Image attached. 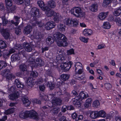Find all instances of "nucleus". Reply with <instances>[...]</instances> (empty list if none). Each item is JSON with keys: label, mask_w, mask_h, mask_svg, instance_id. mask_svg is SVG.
<instances>
[{"label": "nucleus", "mask_w": 121, "mask_h": 121, "mask_svg": "<svg viewBox=\"0 0 121 121\" xmlns=\"http://www.w3.org/2000/svg\"><path fill=\"white\" fill-rule=\"evenodd\" d=\"M62 35L60 32H58L53 35L54 39L57 45L59 47H61L63 45V43H61V41H60V40H61Z\"/></svg>", "instance_id": "nucleus-4"}, {"label": "nucleus", "mask_w": 121, "mask_h": 121, "mask_svg": "<svg viewBox=\"0 0 121 121\" xmlns=\"http://www.w3.org/2000/svg\"><path fill=\"white\" fill-rule=\"evenodd\" d=\"M48 5L51 8H54L56 6L55 2L54 1H51L48 2Z\"/></svg>", "instance_id": "nucleus-42"}, {"label": "nucleus", "mask_w": 121, "mask_h": 121, "mask_svg": "<svg viewBox=\"0 0 121 121\" xmlns=\"http://www.w3.org/2000/svg\"><path fill=\"white\" fill-rule=\"evenodd\" d=\"M115 21L117 24L118 26H121V20L120 19L119 17L116 18L115 19Z\"/></svg>", "instance_id": "nucleus-61"}, {"label": "nucleus", "mask_w": 121, "mask_h": 121, "mask_svg": "<svg viewBox=\"0 0 121 121\" xmlns=\"http://www.w3.org/2000/svg\"><path fill=\"white\" fill-rule=\"evenodd\" d=\"M79 22L76 19H71V24L70 26L77 27L78 24Z\"/></svg>", "instance_id": "nucleus-27"}, {"label": "nucleus", "mask_w": 121, "mask_h": 121, "mask_svg": "<svg viewBox=\"0 0 121 121\" xmlns=\"http://www.w3.org/2000/svg\"><path fill=\"white\" fill-rule=\"evenodd\" d=\"M39 98L41 99L42 100L46 101L48 100V96L45 95L44 94H39Z\"/></svg>", "instance_id": "nucleus-34"}, {"label": "nucleus", "mask_w": 121, "mask_h": 121, "mask_svg": "<svg viewBox=\"0 0 121 121\" xmlns=\"http://www.w3.org/2000/svg\"><path fill=\"white\" fill-rule=\"evenodd\" d=\"M79 95L80 98L82 99H86L87 97L83 91H81L80 92Z\"/></svg>", "instance_id": "nucleus-55"}, {"label": "nucleus", "mask_w": 121, "mask_h": 121, "mask_svg": "<svg viewBox=\"0 0 121 121\" xmlns=\"http://www.w3.org/2000/svg\"><path fill=\"white\" fill-rule=\"evenodd\" d=\"M19 68L21 71L24 72L26 70L27 66L25 64H22L19 65Z\"/></svg>", "instance_id": "nucleus-39"}, {"label": "nucleus", "mask_w": 121, "mask_h": 121, "mask_svg": "<svg viewBox=\"0 0 121 121\" xmlns=\"http://www.w3.org/2000/svg\"><path fill=\"white\" fill-rule=\"evenodd\" d=\"M0 32L5 39H10L9 30L8 29H2Z\"/></svg>", "instance_id": "nucleus-7"}, {"label": "nucleus", "mask_w": 121, "mask_h": 121, "mask_svg": "<svg viewBox=\"0 0 121 121\" xmlns=\"http://www.w3.org/2000/svg\"><path fill=\"white\" fill-rule=\"evenodd\" d=\"M32 27L30 25H28L25 26L24 29V33L26 35L30 34L32 30Z\"/></svg>", "instance_id": "nucleus-11"}, {"label": "nucleus", "mask_w": 121, "mask_h": 121, "mask_svg": "<svg viewBox=\"0 0 121 121\" xmlns=\"http://www.w3.org/2000/svg\"><path fill=\"white\" fill-rule=\"evenodd\" d=\"M111 25L109 23L107 22H105L103 25V28L106 29H108L111 27Z\"/></svg>", "instance_id": "nucleus-41"}, {"label": "nucleus", "mask_w": 121, "mask_h": 121, "mask_svg": "<svg viewBox=\"0 0 121 121\" xmlns=\"http://www.w3.org/2000/svg\"><path fill=\"white\" fill-rule=\"evenodd\" d=\"M23 48L26 51L28 52H31L32 48L30 45L27 42L24 43H23Z\"/></svg>", "instance_id": "nucleus-10"}, {"label": "nucleus", "mask_w": 121, "mask_h": 121, "mask_svg": "<svg viewBox=\"0 0 121 121\" xmlns=\"http://www.w3.org/2000/svg\"><path fill=\"white\" fill-rule=\"evenodd\" d=\"M73 103L74 105L77 106V105H78V107H79L81 106V103L80 101L78 100L77 99L75 100H73Z\"/></svg>", "instance_id": "nucleus-52"}, {"label": "nucleus", "mask_w": 121, "mask_h": 121, "mask_svg": "<svg viewBox=\"0 0 121 121\" xmlns=\"http://www.w3.org/2000/svg\"><path fill=\"white\" fill-rule=\"evenodd\" d=\"M70 11L72 14L77 17H81L85 15V13L80 7H75L71 10Z\"/></svg>", "instance_id": "nucleus-1"}, {"label": "nucleus", "mask_w": 121, "mask_h": 121, "mask_svg": "<svg viewBox=\"0 0 121 121\" xmlns=\"http://www.w3.org/2000/svg\"><path fill=\"white\" fill-rule=\"evenodd\" d=\"M14 83L16 84L18 88H23L24 87V85L18 79H16L15 80Z\"/></svg>", "instance_id": "nucleus-21"}, {"label": "nucleus", "mask_w": 121, "mask_h": 121, "mask_svg": "<svg viewBox=\"0 0 121 121\" xmlns=\"http://www.w3.org/2000/svg\"><path fill=\"white\" fill-rule=\"evenodd\" d=\"M64 59L60 65V67L64 72H66L69 71L73 65V62L69 61V62L66 61Z\"/></svg>", "instance_id": "nucleus-3"}, {"label": "nucleus", "mask_w": 121, "mask_h": 121, "mask_svg": "<svg viewBox=\"0 0 121 121\" xmlns=\"http://www.w3.org/2000/svg\"><path fill=\"white\" fill-rule=\"evenodd\" d=\"M39 13V9L36 7H33L31 10V14L32 17L38 16Z\"/></svg>", "instance_id": "nucleus-9"}, {"label": "nucleus", "mask_w": 121, "mask_h": 121, "mask_svg": "<svg viewBox=\"0 0 121 121\" xmlns=\"http://www.w3.org/2000/svg\"><path fill=\"white\" fill-rule=\"evenodd\" d=\"M69 76L66 74H63L61 75V79L65 81L68 79Z\"/></svg>", "instance_id": "nucleus-40"}, {"label": "nucleus", "mask_w": 121, "mask_h": 121, "mask_svg": "<svg viewBox=\"0 0 121 121\" xmlns=\"http://www.w3.org/2000/svg\"><path fill=\"white\" fill-rule=\"evenodd\" d=\"M18 54H19L20 55H23L24 57H25L26 56V52L22 48V49L20 51H18Z\"/></svg>", "instance_id": "nucleus-54"}, {"label": "nucleus", "mask_w": 121, "mask_h": 121, "mask_svg": "<svg viewBox=\"0 0 121 121\" xmlns=\"http://www.w3.org/2000/svg\"><path fill=\"white\" fill-rule=\"evenodd\" d=\"M7 46V44L4 41L2 40H0V48L4 49L6 48Z\"/></svg>", "instance_id": "nucleus-37"}, {"label": "nucleus", "mask_w": 121, "mask_h": 121, "mask_svg": "<svg viewBox=\"0 0 121 121\" xmlns=\"http://www.w3.org/2000/svg\"><path fill=\"white\" fill-rule=\"evenodd\" d=\"M82 66V65L81 63L78 62H77L74 65L75 68V71H76L78 69H82L83 68Z\"/></svg>", "instance_id": "nucleus-30"}, {"label": "nucleus", "mask_w": 121, "mask_h": 121, "mask_svg": "<svg viewBox=\"0 0 121 121\" xmlns=\"http://www.w3.org/2000/svg\"><path fill=\"white\" fill-rule=\"evenodd\" d=\"M39 88L40 91H44L45 90V87L44 85H41L39 86Z\"/></svg>", "instance_id": "nucleus-64"}, {"label": "nucleus", "mask_w": 121, "mask_h": 121, "mask_svg": "<svg viewBox=\"0 0 121 121\" xmlns=\"http://www.w3.org/2000/svg\"><path fill=\"white\" fill-rule=\"evenodd\" d=\"M78 71H75V74L74 76L76 79L80 81L86 79L85 74L83 73L84 72L83 68L77 70Z\"/></svg>", "instance_id": "nucleus-2"}, {"label": "nucleus", "mask_w": 121, "mask_h": 121, "mask_svg": "<svg viewBox=\"0 0 121 121\" xmlns=\"http://www.w3.org/2000/svg\"><path fill=\"white\" fill-rule=\"evenodd\" d=\"M84 35L86 36L91 35L93 33L92 31L90 29H85L83 32Z\"/></svg>", "instance_id": "nucleus-17"}, {"label": "nucleus", "mask_w": 121, "mask_h": 121, "mask_svg": "<svg viewBox=\"0 0 121 121\" xmlns=\"http://www.w3.org/2000/svg\"><path fill=\"white\" fill-rule=\"evenodd\" d=\"M22 101L25 105L27 107L29 106L31 103L30 101L29 100L28 98H23L22 99Z\"/></svg>", "instance_id": "nucleus-25"}, {"label": "nucleus", "mask_w": 121, "mask_h": 121, "mask_svg": "<svg viewBox=\"0 0 121 121\" xmlns=\"http://www.w3.org/2000/svg\"><path fill=\"white\" fill-rule=\"evenodd\" d=\"M46 41H49V43L50 44L52 43L54 41L53 38L49 36L46 39Z\"/></svg>", "instance_id": "nucleus-58"}, {"label": "nucleus", "mask_w": 121, "mask_h": 121, "mask_svg": "<svg viewBox=\"0 0 121 121\" xmlns=\"http://www.w3.org/2000/svg\"><path fill=\"white\" fill-rule=\"evenodd\" d=\"M58 14L56 13V15L53 16L54 17L53 19L54 22H56L58 23L59 21L60 17Z\"/></svg>", "instance_id": "nucleus-51"}, {"label": "nucleus", "mask_w": 121, "mask_h": 121, "mask_svg": "<svg viewBox=\"0 0 121 121\" xmlns=\"http://www.w3.org/2000/svg\"><path fill=\"white\" fill-rule=\"evenodd\" d=\"M38 75V74L36 71H32L30 73V76L34 78L37 77Z\"/></svg>", "instance_id": "nucleus-56"}, {"label": "nucleus", "mask_w": 121, "mask_h": 121, "mask_svg": "<svg viewBox=\"0 0 121 121\" xmlns=\"http://www.w3.org/2000/svg\"><path fill=\"white\" fill-rule=\"evenodd\" d=\"M99 117L104 118L106 116V113L104 111L102 110L99 111H98Z\"/></svg>", "instance_id": "nucleus-35"}, {"label": "nucleus", "mask_w": 121, "mask_h": 121, "mask_svg": "<svg viewBox=\"0 0 121 121\" xmlns=\"http://www.w3.org/2000/svg\"><path fill=\"white\" fill-rule=\"evenodd\" d=\"M67 55H69L72 54H75L74 50L73 49L71 48L69 50L67 51Z\"/></svg>", "instance_id": "nucleus-48"}, {"label": "nucleus", "mask_w": 121, "mask_h": 121, "mask_svg": "<svg viewBox=\"0 0 121 121\" xmlns=\"http://www.w3.org/2000/svg\"><path fill=\"white\" fill-rule=\"evenodd\" d=\"M3 57L5 59H8L10 55L9 53V51L6 49H4L3 51Z\"/></svg>", "instance_id": "nucleus-24"}, {"label": "nucleus", "mask_w": 121, "mask_h": 121, "mask_svg": "<svg viewBox=\"0 0 121 121\" xmlns=\"http://www.w3.org/2000/svg\"><path fill=\"white\" fill-rule=\"evenodd\" d=\"M59 121H71L69 119H66V117L65 116H62L59 119Z\"/></svg>", "instance_id": "nucleus-63"}, {"label": "nucleus", "mask_w": 121, "mask_h": 121, "mask_svg": "<svg viewBox=\"0 0 121 121\" xmlns=\"http://www.w3.org/2000/svg\"><path fill=\"white\" fill-rule=\"evenodd\" d=\"M66 28V26L64 24H60L58 26V30L61 32L65 31Z\"/></svg>", "instance_id": "nucleus-29"}, {"label": "nucleus", "mask_w": 121, "mask_h": 121, "mask_svg": "<svg viewBox=\"0 0 121 121\" xmlns=\"http://www.w3.org/2000/svg\"><path fill=\"white\" fill-rule=\"evenodd\" d=\"M98 111H93L91 112L90 117L92 119H95L98 117Z\"/></svg>", "instance_id": "nucleus-22"}, {"label": "nucleus", "mask_w": 121, "mask_h": 121, "mask_svg": "<svg viewBox=\"0 0 121 121\" xmlns=\"http://www.w3.org/2000/svg\"><path fill=\"white\" fill-rule=\"evenodd\" d=\"M14 111V108H12L5 110L4 113L6 115H8L13 113Z\"/></svg>", "instance_id": "nucleus-33"}, {"label": "nucleus", "mask_w": 121, "mask_h": 121, "mask_svg": "<svg viewBox=\"0 0 121 121\" xmlns=\"http://www.w3.org/2000/svg\"><path fill=\"white\" fill-rule=\"evenodd\" d=\"M37 3L41 9L44 6L45 4L43 1L42 0H39L38 1Z\"/></svg>", "instance_id": "nucleus-53"}, {"label": "nucleus", "mask_w": 121, "mask_h": 121, "mask_svg": "<svg viewBox=\"0 0 121 121\" xmlns=\"http://www.w3.org/2000/svg\"><path fill=\"white\" fill-rule=\"evenodd\" d=\"M28 117L30 118L33 119L36 121H38L39 119V115L34 110L28 111Z\"/></svg>", "instance_id": "nucleus-6"}, {"label": "nucleus", "mask_w": 121, "mask_h": 121, "mask_svg": "<svg viewBox=\"0 0 121 121\" xmlns=\"http://www.w3.org/2000/svg\"><path fill=\"white\" fill-rule=\"evenodd\" d=\"M31 78H28V80L27 81V84L28 86L31 87H32V86L34 84V82H33L32 80H31Z\"/></svg>", "instance_id": "nucleus-46"}, {"label": "nucleus", "mask_w": 121, "mask_h": 121, "mask_svg": "<svg viewBox=\"0 0 121 121\" xmlns=\"http://www.w3.org/2000/svg\"><path fill=\"white\" fill-rule=\"evenodd\" d=\"M47 86L49 87L50 90H52L54 88L55 85L54 84L52 83V82H48Z\"/></svg>", "instance_id": "nucleus-47"}, {"label": "nucleus", "mask_w": 121, "mask_h": 121, "mask_svg": "<svg viewBox=\"0 0 121 121\" xmlns=\"http://www.w3.org/2000/svg\"><path fill=\"white\" fill-rule=\"evenodd\" d=\"M27 113H28V111H26L24 112H21L19 115L20 117L21 118L24 119L28 117V114Z\"/></svg>", "instance_id": "nucleus-23"}, {"label": "nucleus", "mask_w": 121, "mask_h": 121, "mask_svg": "<svg viewBox=\"0 0 121 121\" xmlns=\"http://www.w3.org/2000/svg\"><path fill=\"white\" fill-rule=\"evenodd\" d=\"M90 9L92 12H96L98 10V5L97 4H93L90 7Z\"/></svg>", "instance_id": "nucleus-28"}, {"label": "nucleus", "mask_w": 121, "mask_h": 121, "mask_svg": "<svg viewBox=\"0 0 121 121\" xmlns=\"http://www.w3.org/2000/svg\"><path fill=\"white\" fill-rule=\"evenodd\" d=\"M52 103L54 105L59 106L62 104V100L60 98H56L52 101Z\"/></svg>", "instance_id": "nucleus-12"}, {"label": "nucleus", "mask_w": 121, "mask_h": 121, "mask_svg": "<svg viewBox=\"0 0 121 121\" xmlns=\"http://www.w3.org/2000/svg\"><path fill=\"white\" fill-rule=\"evenodd\" d=\"M33 35L34 38L37 39H40L42 37L40 33L38 31L34 32Z\"/></svg>", "instance_id": "nucleus-26"}, {"label": "nucleus", "mask_w": 121, "mask_h": 121, "mask_svg": "<svg viewBox=\"0 0 121 121\" xmlns=\"http://www.w3.org/2000/svg\"><path fill=\"white\" fill-rule=\"evenodd\" d=\"M0 64L1 65L2 68H5L7 65V63L5 61L3 60H1L0 61Z\"/></svg>", "instance_id": "nucleus-57"}, {"label": "nucleus", "mask_w": 121, "mask_h": 121, "mask_svg": "<svg viewBox=\"0 0 121 121\" xmlns=\"http://www.w3.org/2000/svg\"><path fill=\"white\" fill-rule=\"evenodd\" d=\"M4 75L5 76L6 80L9 81L11 80L12 78H14L15 77L9 69H5L3 71Z\"/></svg>", "instance_id": "nucleus-5"}, {"label": "nucleus", "mask_w": 121, "mask_h": 121, "mask_svg": "<svg viewBox=\"0 0 121 121\" xmlns=\"http://www.w3.org/2000/svg\"><path fill=\"white\" fill-rule=\"evenodd\" d=\"M15 48L16 49L18 50V51H20L23 48L21 45L17 44L15 46Z\"/></svg>", "instance_id": "nucleus-59"}, {"label": "nucleus", "mask_w": 121, "mask_h": 121, "mask_svg": "<svg viewBox=\"0 0 121 121\" xmlns=\"http://www.w3.org/2000/svg\"><path fill=\"white\" fill-rule=\"evenodd\" d=\"M56 24L53 22L51 21L48 22L44 25L45 27L46 30H50L54 28Z\"/></svg>", "instance_id": "nucleus-8"}, {"label": "nucleus", "mask_w": 121, "mask_h": 121, "mask_svg": "<svg viewBox=\"0 0 121 121\" xmlns=\"http://www.w3.org/2000/svg\"><path fill=\"white\" fill-rule=\"evenodd\" d=\"M62 35L61 40H60V41H61V43L63 44L61 46H67L68 44L66 42L67 39L64 35L63 34Z\"/></svg>", "instance_id": "nucleus-18"}, {"label": "nucleus", "mask_w": 121, "mask_h": 121, "mask_svg": "<svg viewBox=\"0 0 121 121\" xmlns=\"http://www.w3.org/2000/svg\"><path fill=\"white\" fill-rule=\"evenodd\" d=\"M16 87L15 86H12L9 89V92L10 93H16L17 91Z\"/></svg>", "instance_id": "nucleus-50"}, {"label": "nucleus", "mask_w": 121, "mask_h": 121, "mask_svg": "<svg viewBox=\"0 0 121 121\" xmlns=\"http://www.w3.org/2000/svg\"><path fill=\"white\" fill-rule=\"evenodd\" d=\"M10 6L9 7H7L6 10L7 13H15L16 8V6L15 5H13L12 6Z\"/></svg>", "instance_id": "nucleus-20"}, {"label": "nucleus", "mask_w": 121, "mask_h": 121, "mask_svg": "<svg viewBox=\"0 0 121 121\" xmlns=\"http://www.w3.org/2000/svg\"><path fill=\"white\" fill-rule=\"evenodd\" d=\"M114 15L116 16H118L121 14V7L118 8L115 10L114 12Z\"/></svg>", "instance_id": "nucleus-38"}, {"label": "nucleus", "mask_w": 121, "mask_h": 121, "mask_svg": "<svg viewBox=\"0 0 121 121\" xmlns=\"http://www.w3.org/2000/svg\"><path fill=\"white\" fill-rule=\"evenodd\" d=\"M99 61L97 60H96L94 61L93 63H91L90 64V66L92 67H94L95 65L97 64L98 63Z\"/></svg>", "instance_id": "nucleus-62"}, {"label": "nucleus", "mask_w": 121, "mask_h": 121, "mask_svg": "<svg viewBox=\"0 0 121 121\" xmlns=\"http://www.w3.org/2000/svg\"><path fill=\"white\" fill-rule=\"evenodd\" d=\"M35 63L38 66L40 67L43 66L44 64V61L40 57L36 58Z\"/></svg>", "instance_id": "nucleus-15"}, {"label": "nucleus", "mask_w": 121, "mask_h": 121, "mask_svg": "<svg viewBox=\"0 0 121 121\" xmlns=\"http://www.w3.org/2000/svg\"><path fill=\"white\" fill-rule=\"evenodd\" d=\"M64 23L69 26H70L71 24V19L69 18H65L63 21Z\"/></svg>", "instance_id": "nucleus-36"}, {"label": "nucleus", "mask_w": 121, "mask_h": 121, "mask_svg": "<svg viewBox=\"0 0 121 121\" xmlns=\"http://www.w3.org/2000/svg\"><path fill=\"white\" fill-rule=\"evenodd\" d=\"M20 59V57L18 54H14L11 56V60L12 62H14L16 61H18Z\"/></svg>", "instance_id": "nucleus-14"}, {"label": "nucleus", "mask_w": 121, "mask_h": 121, "mask_svg": "<svg viewBox=\"0 0 121 121\" xmlns=\"http://www.w3.org/2000/svg\"><path fill=\"white\" fill-rule=\"evenodd\" d=\"M5 2L6 6H11L12 5V0H5Z\"/></svg>", "instance_id": "nucleus-49"}, {"label": "nucleus", "mask_w": 121, "mask_h": 121, "mask_svg": "<svg viewBox=\"0 0 121 121\" xmlns=\"http://www.w3.org/2000/svg\"><path fill=\"white\" fill-rule=\"evenodd\" d=\"M19 92L18 91H17L16 93H14L13 94H10L8 96V97L12 100H16L18 98Z\"/></svg>", "instance_id": "nucleus-13"}, {"label": "nucleus", "mask_w": 121, "mask_h": 121, "mask_svg": "<svg viewBox=\"0 0 121 121\" xmlns=\"http://www.w3.org/2000/svg\"><path fill=\"white\" fill-rule=\"evenodd\" d=\"M1 18L2 21V25L3 26H5L8 23V20L5 16L2 17Z\"/></svg>", "instance_id": "nucleus-43"}, {"label": "nucleus", "mask_w": 121, "mask_h": 121, "mask_svg": "<svg viewBox=\"0 0 121 121\" xmlns=\"http://www.w3.org/2000/svg\"><path fill=\"white\" fill-rule=\"evenodd\" d=\"M84 43H86L88 41V38H86L83 37H81L79 38Z\"/></svg>", "instance_id": "nucleus-60"}, {"label": "nucleus", "mask_w": 121, "mask_h": 121, "mask_svg": "<svg viewBox=\"0 0 121 121\" xmlns=\"http://www.w3.org/2000/svg\"><path fill=\"white\" fill-rule=\"evenodd\" d=\"M93 105L94 107L98 108L100 106V103L99 101L97 100H95L93 102Z\"/></svg>", "instance_id": "nucleus-44"}, {"label": "nucleus", "mask_w": 121, "mask_h": 121, "mask_svg": "<svg viewBox=\"0 0 121 121\" xmlns=\"http://www.w3.org/2000/svg\"><path fill=\"white\" fill-rule=\"evenodd\" d=\"M59 111V108L56 107H52L50 111L51 113H53L54 114H57Z\"/></svg>", "instance_id": "nucleus-31"}, {"label": "nucleus", "mask_w": 121, "mask_h": 121, "mask_svg": "<svg viewBox=\"0 0 121 121\" xmlns=\"http://www.w3.org/2000/svg\"><path fill=\"white\" fill-rule=\"evenodd\" d=\"M10 6L9 7H7L6 10L7 13H15L16 8V6L15 5H13L12 6Z\"/></svg>", "instance_id": "nucleus-19"}, {"label": "nucleus", "mask_w": 121, "mask_h": 121, "mask_svg": "<svg viewBox=\"0 0 121 121\" xmlns=\"http://www.w3.org/2000/svg\"><path fill=\"white\" fill-rule=\"evenodd\" d=\"M46 14L47 16L51 17L55 15L56 14V13L53 11L49 10L46 12Z\"/></svg>", "instance_id": "nucleus-32"}, {"label": "nucleus", "mask_w": 121, "mask_h": 121, "mask_svg": "<svg viewBox=\"0 0 121 121\" xmlns=\"http://www.w3.org/2000/svg\"><path fill=\"white\" fill-rule=\"evenodd\" d=\"M108 13V12L100 13L99 15V17L100 20H103L107 17Z\"/></svg>", "instance_id": "nucleus-16"}, {"label": "nucleus", "mask_w": 121, "mask_h": 121, "mask_svg": "<svg viewBox=\"0 0 121 121\" xmlns=\"http://www.w3.org/2000/svg\"><path fill=\"white\" fill-rule=\"evenodd\" d=\"M112 2L111 0H104L103 3V6L105 7L109 4Z\"/></svg>", "instance_id": "nucleus-45"}]
</instances>
